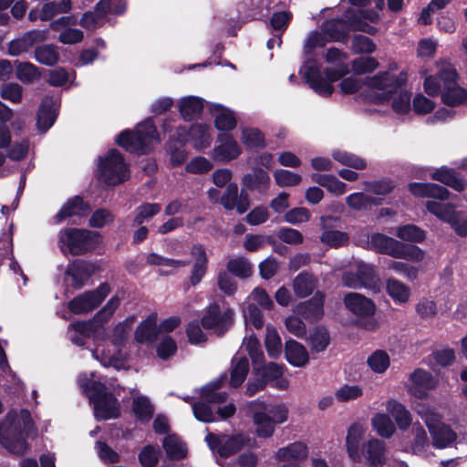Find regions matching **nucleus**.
I'll return each instance as SVG.
<instances>
[{"instance_id": "ea45409f", "label": "nucleus", "mask_w": 467, "mask_h": 467, "mask_svg": "<svg viewBox=\"0 0 467 467\" xmlns=\"http://www.w3.org/2000/svg\"><path fill=\"white\" fill-rule=\"evenodd\" d=\"M225 381V377L221 376L217 379L205 385L201 391V396L208 403H222L225 401L227 393L222 391L221 388Z\"/></svg>"}, {"instance_id": "e2e57ef3", "label": "nucleus", "mask_w": 467, "mask_h": 467, "mask_svg": "<svg viewBox=\"0 0 467 467\" xmlns=\"http://www.w3.org/2000/svg\"><path fill=\"white\" fill-rule=\"evenodd\" d=\"M16 75L20 81L31 83L40 77V71L30 62L16 61Z\"/></svg>"}, {"instance_id": "8fccbe9b", "label": "nucleus", "mask_w": 467, "mask_h": 467, "mask_svg": "<svg viewBox=\"0 0 467 467\" xmlns=\"http://www.w3.org/2000/svg\"><path fill=\"white\" fill-rule=\"evenodd\" d=\"M333 159L341 165L348 166L356 170H363L367 167V161L351 152L343 150H334L332 151Z\"/></svg>"}, {"instance_id": "58836bf2", "label": "nucleus", "mask_w": 467, "mask_h": 467, "mask_svg": "<svg viewBox=\"0 0 467 467\" xmlns=\"http://www.w3.org/2000/svg\"><path fill=\"white\" fill-rule=\"evenodd\" d=\"M311 179L336 196L343 195L348 190L347 184L333 174L314 173Z\"/></svg>"}, {"instance_id": "72a5a7b5", "label": "nucleus", "mask_w": 467, "mask_h": 467, "mask_svg": "<svg viewBox=\"0 0 467 467\" xmlns=\"http://www.w3.org/2000/svg\"><path fill=\"white\" fill-rule=\"evenodd\" d=\"M88 205L83 202L80 197H74L68 200L60 211L57 213L55 219L57 223L71 218V217H83L88 213Z\"/></svg>"}, {"instance_id": "9d476101", "label": "nucleus", "mask_w": 467, "mask_h": 467, "mask_svg": "<svg viewBox=\"0 0 467 467\" xmlns=\"http://www.w3.org/2000/svg\"><path fill=\"white\" fill-rule=\"evenodd\" d=\"M98 171L99 180L108 186L118 185L130 178L129 164L116 150L99 157Z\"/></svg>"}, {"instance_id": "c03bdc74", "label": "nucleus", "mask_w": 467, "mask_h": 467, "mask_svg": "<svg viewBox=\"0 0 467 467\" xmlns=\"http://www.w3.org/2000/svg\"><path fill=\"white\" fill-rule=\"evenodd\" d=\"M387 293L397 304H405L410 296V289L395 278H389L386 284Z\"/></svg>"}, {"instance_id": "5fc2aeb1", "label": "nucleus", "mask_w": 467, "mask_h": 467, "mask_svg": "<svg viewBox=\"0 0 467 467\" xmlns=\"http://www.w3.org/2000/svg\"><path fill=\"white\" fill-rule=\"evenodd\" d=\"M396 235L400 239L410 243H422L426 239L425 231L415 224L399 226Z\"/></svg>"}, {"instance_id": "473e14b6", "label": "nucleus", "mask_w": 467, "mask_h": 467, "mask_svg": "<svg viewBox=\"0 0 467 467\" xmlns=\"http://www.w3.org/2000/svg\"><path fill=\"white\" fill-rule=\"evenodd\" d=\"M285 354L286 360L294 367L303 368L309 361L307 349L299 342L289 339L285 344Z\"/></svg>"}, {"instance_id": "6ab92c4d", "label": "nucleus", "mask_w": 467, "mask_h": 467, "mask_svg": "<svg viewBox=\"0 0 467 467\" xmlns=\"http://www.w3.org/2000/svg\"><path fill=\"white\" fill-rule=\"evenodd\" d=\"M96 272V265L84 261H75L68 265L64 283L67 286L80 288L86 281Z\"/></svg>"}, {"instance_id": "09e8293b", "label": "nucleus", "mask_w": 467, "mask_h": 467, "mask_svg": "<svg viewBox=\"0 0 467 467\" xmlns=\"http://www.w3.org/2000/svg\"><path fill=\"white\" fill-rule=\"evenodd\" d=\"M373 430L383 438H389L395 432V425L390 417L385 413H377L371 419Z\"/></svg>"}, {"instance_id": "4468645a", "label": "nucleus", "mask_w": 467, "mask_h": 467, "mask_svg": "<svg viewBox=\"0 0 467 467\" xmlns=\"http://www.w3.org/2000/svg\"><path fill=\"white\" fill-rule=\"evenodd\" d=\"M110 292V287L107 283L101 284L97 289L84 292L68 302V309L76 314H87L104 300Z\"/></svg>"}, {"instance_id": "7c9ffc66", "label": "nucleus", "mask_w": 467, "mask_h": 467, "mask_svg": "<svg viewBox=\"0 0 467 467\" xmlns=\"http://www.w3.org/2000/svg\"><path fill=\"white\" fill-rule=\"evenodd\" d=\"M363 457L371 466H379L386 462L385 443L372 438L362 445Z\"/></svg>"}, {"instance_id": "052dcab7", "label": "nucleus", "mask_w": 467, "mask_h": 467, "mask_svg": "<svg viewBox=\"0 0 467 467\" xmlns=\"http://www.w3.org/2000/svg\"><path fill=\"white\" fill-rule=\"evenodd\" d=\"M364 389L357 384H344L335 391V398L339 402L356 400L363 396Z\"/></svg>"}, {"instance_id": "6e6552de", "label": "nucleus", "mask_w": 467, "mask_h": 467, "mask_svg": "<svg viewBox=\"0 0 467 467\" xmlns=\"http://www.w3.org/2000/svg\"><path fill=\"white\" fill-rule=\"evenodd\" d=\"M102 242L99 233L85 229L66 228L58 233V246L64 254H83Z\"/></svg>"}, {"instance_id": "cd10ccee", "label": "nucleus", "mask_w": 467, "mask_h": 467, "mask_svg": "<svg viewBox=\"0 0 467 467\" xmlns=\"http://www.w3.org/2000/svg\"><path fill=\"white\" fill-rule=\"evenodd\" d=\"M308 456V447L305 442L295 441L279 448L275 458L278 462H298L305 461Z\"/></svg>"}, {"instance_id": "680f3d73", "label": "nucleus", "mask_w": 467, "mask_h": 467, "mask_svg": "<svg viewBox=\"0 0 467 467\" xmlns=\"http://www.w3.org/2000/svg\"><path fill=\"white\" fill-rule=\"evenodd\" d=\"M346 203L350 209L360 211L371 205H378L379 202L376 198L366 195L363 192H354L346 198Z\"/></svg>"}, {"instance_id": "aec40b11", "label": "nucleus", "mask_w": 467, "mask_h": 467, "mask_svg": "<svg viewBox=\"0 0 467 467\" xmlns=\"http://www.w3.org/2000/svg\"><path fill=\"white\" fill-rule=\"evenodd\" d=\"M47 30H30L8 44V53L16 57L27 52L35 44L47 39Z\"/></svg>"}, {"instance_id": "b1692460", "label": "nucleus", "mask_w": 467, "mask_h": 467, "mask_svg": "<svg viewBox=\"0 0 467 467\" xmlns=\"http://www.w3.org/2000/svg\"><path fill=\"white\" fill-rule=\"evenodd\" d=\"M59 107L57 97H46L42 100L37 114L36 126L38 130L47 131L55 122Z\"/></svg>"}, {"instance_id": "13d9d810", "label": "nucleus", "mask_w": 467, "mask_h": 467, "mask_svg": "<svg viewBox=\"0 0 467 467\" xmlns=\"http://www.w3.org/2000/svg\"><path fill=\"white\" fill-rule=\"evenodd\" d=\"M163 448L167 455L173 459H181L186 455L184 443L175 435H168L163 440Z\"/></svg>"}, {"instance_id": "2f4dec72", "label": "nucleus", "mask_w": 467, "mask_h": 467, "mask_svg": "<svg viewBox=\"0 0 467 467\" xmlns=\"http://www.w3.org/2000/svg\"><path fill=\"white\" fill-rule=\"evenodd\" d=\"M157 314L151 313L141 322L135 331V340L140 344L153 343L158 337Z\"/></svg>"}, {"instance_id": "9b49d317", "label": "nucleus", "mask_w": 467, "mask_h": 467, "mask_svg": "<svg viewBox=\"0 0 467 467\" xmlns=\"http://www.w3.org/2000/svg\"><path fill=\"white\" fill-rule=\"evenodd\" d=\"M173 120H165L162 128L165 132L171 133L170 138L184 144L188 140L192 141L194 148L203 150L210 146L212 141V130L205 124H193L190 130L181 126L171 125Z\"/></svg>"}, {"instance_id": "37998d69", "label": "nucleus", "mask_w": 467, "mask_h": 467, "mask_svg": "<svg viewBox=\"0 0 467 467\" xmlns=\"http://www.w3.org/2000/svg\"><path fill=\"white\" fill-rule=\"evenodd\" d=\"M436 200L433 199L426 202L427 211L443 222L448 223L453 222V218L457 213L455 207L452 204L440 202Z\"/></svg>"}, {"instance_id": "412c9836", "label": "nucleus", "mask_w": 467, "mask_h": 467, "mask_svg": "<svg viewBox=\"0 0 467 467\" xmlns=\"http://www.w3.org/2000/svg\"><path fill=\"white\" fill-rule=\"evenodd\" d=\"M367 428L364 424L355 422L348 429L346 447L348 456L354 462H360L363 457L361 441L364 440Z\"/></svg>"}, {"instance_id": "338daca9", "label": "nucleus", "mask_w": 467, "mask_h": 467, "mask_svg": "<svg viewBox=\"0 0 467 467\" xmlns=\"http://www.w3.org/2000/svg\"><path fill=\"white\" fill-rule=\"evenodd\" d=\"M356 271L363 287L378 290L375 271L371 265L359 262L356 265Z\"/></svg>"}, {"instance_id": "4d7b16f0", "label": "nucleus", "mask_w": 467, "mask_h": 467, "mask_svg": "<svg viewBox=\"0 0 467 467\" xmlns=\"http://www.w3.org/2000/svg\"><path fill=\"white\" fill-rule=\"evenodd\" d=\"M35 58L40 64L53 66L57 63L59 53L54 45H42L35 49Z\"/></svg>"}, {"instance_id": "dca6fc26", "label": "nucleus", "mask_w": 467, "mask_h": 467, "mask_svg": "<svg viewBox=\"0 0 467 467\" xmlns=\"http://www.w3.org/2000/svg\"><path fill=\"white\" fill-rule=\"evenodd\" d=\"M234 323V311L227 307H221L217 304L211 305L202 319L204 328L213 329L217 334L224 333Z\"/></svg>"}, {"instance_id": "7ed1b4c3", "label": "nucleus", "mask_w": 467, "mask_h": 467, "mask_svg": "<svg viewBox=\"0 0 467 467\" xmlns=\"http://www.w3.org/2000/svg\"><path fill=\"white\" fill-rule=\"evenodd\" d=\"M325 58L327 63L335 65L334 68L324 70L326 78L322 77L320 68L315 60L305 62L299 73L317 94L329 97L334 92L332 83L348 73V65L346 62L348 57L339 49L332 47L327 50Z\"/></svg>"}, {"instance_id": "4c0bfd02", "label": "nucleus", "mask_w": 467, "mask_h": 467, "mask_svg": "<svg viewBox=\"0 0 467 467\" xmlns=\"http://www.w3.org/2000/svg\"><path fill=\"white\" fill-rule=\"evenodd\" d=\"M192 255L194 258V264L191 272L190 282L192 285H196L206 274L208 260L204 248L200 245L192 247Z\"/></svg>"}, {"instance_id": "1a4fd4ad", "label": "nucleus", "mask_w": 467, "mask_h": 467, "mask_svg": "<svg viewBox=\"0 0 467 467\" xmlns=\"http://www.w3.org/2000/svg\"><path fill=\"white\" fill-rule=\"evenodd\" d=\"M157 130L150 119L139 124L134 133L125 130L117 138V143L130 152L144 153L160 142Z\"/></svg>"}, {"instance_id": "c85d7f7f", "label": "nucleus", "mask_w": 467, "mask_h": 467, "mask_svg": "<svg viewBox=\"0 0 467 467\" xmlns=\"http://www.w3.org/2000/svg\"><path fill=\"white\" fill-rule=\"evenodd\" d=\"M210 112L214 118V126L219 130H232L236 126V119L234 112L221 104H211Z\"/></svg>"}, {"instance_id": "f03ea898", "label": "nucleus", "mask_w": 467, "mask_h": 467, "mask_svg": "<svg viewBox=\"0 0 467 467\" xmlns=\"http://www.w3.org/2000/svg\"><path fill=\"white\" fill-rule=\"evenodd\" d=\"M363 19L375 23L379 19L376 11H360L358 15H353L351 10L345 14L343 19H332L324 23L320 32H312L308 36L304 50L309 54L317 47H322L329 41H341L346 38L350 30L362 31L374 35L376 27L368 25Z\"/></svg>"}, {"instance_id": "a878e982", "label": "nucleus", "mask_w": 467, "mask_h": 467, "mask_svg": "<svg viewBox=\"0 0 467 467\" xmlns=\"http://www.w3.org/2000/svg\"><path fill=\"white\" fill-rule=\"evenodd\" d=\"M324 298L325 296L317 292L310 300L298 304L294 311L308 321H317L324 315Z\"/></svg>"}, {"instance_id": "f3484780", "label": "nucleus", "mask_w": 467, "mask_h": 467, "mask_svg": "<svg viewBox=\"0 0 467 467\" xmlns=\"http://www.w3.org/2000/svg\"><path fill=\"white\" fill-rule=\"evenodd\" d=\"M241 154L242 148L235 139L229 133H222L217 137L211 157L215 161L227 163L236 160Z\"/></svg>"}, {"instance_id": "393cba45", "label": "nucleus", "mask_w": 467, "mask_h": 467, "mask_svg": "<svg viewBox=\"0 0 467 467\" xmlns=\"http://www.w3.org/2000/svg\"><path fill=\"white\" fill-rule=\"evenodd\" d=\"M410 391L417 398H424L427 391L436 387L433 376L421 368L414 370L410 376Z\"/></svg>"}, {"instance_id": "49530a36", "label": "nucleus", "mask_w": 467, "mask_h": 467, "mask_svg": "<svg viewBox=\"0 0 467 467\" xmlns=\"http://www.w3.org/2000/svg\"><path fill=\"white\" fill-rule=\"evenodd\" d=\"M316 279L307 273L299 274L293 281L294 293L298 297H306L316 288Z\"/></svg>"}, {"instance_id": "0eeeda50", "label": "nucleus", "mask_w": 467, "mask_h": 467, "mask_svg": "<svg viewBox=\"0 0 467 467\" xmlns=\"http://www.w3.org/2000/svg\"><path fill=\"white\" fill-rule=\"evenodd\" d=\"M78 385L93 404L95 417L98 420L113 419L119 415V404L117 399L105 392V386L94 379L93 373L90 374V378L80 375Z\"/></svg>"}, {"instance_id": "774afa93", "label": "nucleus", "mask_w": 467, "mask_h": 467, "mask_svg": "<svg viewBox=\"0 0 467 467\" xmlns=\"http://www.w3.org/2000/svg\"><path fill=\"white\" fill-rule=\"evenodd\" d=\"M311 349L315 352L324 351L329 344L330 337L325 327H317L308 338Z\"/></svg>"}, {"instance_id": "0e129e2a", "label": "nucleus", "mask_w": 467, "mask_h": 467, "mask_svg": "<svg viewBox=\"0 0 467 467\" xmlns=\"http://www.w3.org/2000/svg\"><path fill=\"white\" fill-rule=\"evenodd\" d=\"M274 179L279 187H292L301 183L302 176L289 170L277 169L274 171Z\"/></svg>"}, {"instance_id": "2eb2a0df", "label": "nucleus", "mask_w": 467, "mask_h": 467, "mask_svg": "<svg viewBox=\"0 0 467 467\" xmlns=\"http://www.w3.org/2000/svg\"><path fill=\"white\" fill-rule=\"evenodd\" d=\"M355 242L362 248L388 254L392 257H394L400 243V241L383 234L377 233L369 235L365 229H362L355 237Z\"/></svg>"}, {"instance_id": "79ce46f5", "label": "nucleus", "mask_w": 467, "mask_h": 467, "mask_svg": "<svg viewBox=\"0 0 467 467\" xmlns=\"http://www.w3.org/2000/svg\"><path fill=\"white\" fill-rule=\"evenodd\" d=\"M249 371V362L245 356L237 353L232 360L230 383L233 387H239L245 379Z\"/></svg>"}, {"instance_id": "f257e3e1", "label": "nucleus", "mask_w": 467, "mask_h": 467, "mask_svg": "<svg viewBox=\"0 0 467 467\" xmlns=\"http://www.w3.org/2000/svg\"><path fill=\"white\" fill-rule=\"evenodd\" d=\"M397 68L395 63L389 65V70L367 77L364 79L348 77L340 82V90L343 94L358 93L365 101L382 104L397 90L406 80L407 73L400 71L394 73Z\"/></svg>"}, {"instance_id": "f704fd0d", "label": "nucleus", "mask_w": 467, "mask_h": 467, "mask_svg": "<svg viewBox=\"0 0 467 467\" xmlns=\"http://www.w3.org/2000/svg\"><path fill=\"white\" fill-rule=\"evenodd\" d=\"M406 83L407 80L383 102L391 100L393 111L400 116H407L411 111L410 93L404 88Z\"/></svg>"}, {"instance_id": "3c124183", "label": "nucleus", "mask_w": 467, "mask_h": 467, "mask_svg": "<svg viewBox=\"0 0 467 467\" xmlns=\"http://www.w3.org/2000/svg\"><path fill=\"white\" fill-rule=\"evenodd\" d=\"M431 179L439 181L457 192L464 189V182L455 176L453 171L446 167H441L431 173Z\"/></svg>"}, {"instance_id": "bb28decb", "label": "nucleus", "mask_w": 467, "mask_h": 467, "mask_svg": "<svg viewBox=\"0 0 467 467\" xmlns=\"http://www.w3.org/2000/svg\"><path fill=\"white\" fill-rule=\"evenodd\" d=\"M97 325L95 321H79L68 326L67 335L70 341L77 346H84L89 337L96 339Z\"/></svg>"}, {"instance_id": "864d4df0", "label": "nucleus", "mask_w": 467, "mask_h": 467, "mask_svg": "<svg viewBox=\"0 0 467 467\" xmlns=\"http://www.w3.org/2000/svg\"><path fill=\"white\" fill-rule=\"evenodd\" d=\"M367 365L376 374H383L390 365V358L386 351L376 350L367 358Z\"/></svg>"}, {"instance_id": "f8f14e48", "label": "nucleus", "mask_w": 467, "mask_h": 467, "mask_svg": "<svg viewBox=\"0 0 467 467\" xmlns=\"http://www.w3.org/2000/svg\"><path fill=\"white\" fill-rule=\"evenodd\" d=\"M418 412L429 429L434 447L443 449L456 441L457 434L441 421V416L434 410L422 407Z\"/></svg>"}, {"instance_id": "ddd939ff", "label": "nucleus", "mask_w": 467, "mask_h": 467, "mask_svg": "<svg viewBox=\"0 0 467 467\" xmlns=\"http://www.w3.org/2000/svg\"><path fill=\"white\" fill-rule=\"evenodd\" d=\"M344 305L346 308L359 319L368 317V319L361 324V326L368 330L377 327V321L372 318L376 312L375 303L361 294L350 292L344 296Z\"/></svg>"}, {"instance_id": "69168bd1", "label": "nucleus", "mask_w": 467, "mask_h": 467, "mask_svg": "<svg viewBox=\"0 0 467 467\" xmlns=\"http://www.w3.org/2000/svg\"><path fill=\"white\" fill-rule=\"evenodd\" d=\"M265 412L271 417L273 422L282 424L288 420L289 410L285 404H266L260 401Z\"/></svg>"}, {"instance_id": "4be33fe9", "label": "nucleus", "mask_w": 467, "mask_h": 467, "mask_svg": "<svg viewBox=\"0 0 467 467\" xmlns=\"http://www.w3.org/2000/svg\"><path fill=\"white\" fill-rule=\"evenodd\" d=\"M250 410L253 413V421L257 436L260 438L271 437L275 432V424L271 417L265 412L264 407L260 405V400L251 402Z\"/></svg>"}, {"instance_id": "39448f33", "label": "nucleus", "mask_w": 467, "mask_h": 467, "mask_svg": "<svg viewBox=\"0 0 467 467\" xmlns=\"http://www.w3.org/2000/svg\"><path fill=\"white\" fill-rule=\"evenodd\" d=\"M33 430V421L26 410L9 411L0 424V442L12 453L23 454L28 446L26 441Z\"/></svg>"}, {"instance_id": "5701e85b", "label": "nucleus", "mask_w": 467, "mask_h": 467, "mask_svg": "<svg viewBox=\"0 0 467 467\" xmlns=\"http://www.w3.org/2000/svg\"><path fill=\"white\" fill-rule=\"evenodd\" d=\"M221 204L226 210L236 209L238 213H244L249 207V199L246 194L242 192L238 193V186L236 183H229L220 198Z\"/></svg>"}, {"instance_id": "423d86ee", "label": "nucleus", "mask_w": 467, "mask_h": 467, "mask_svg": "<svg viewBox=\"0 0 467 467\" xmlns=\"http://www.w3.org/2000/svg\"><path fill=\"white\" fill-rule=\"evenodd\" d=\"M133 318H127L117 325L111 337L103 344H98L92 350V356L104 367L116 369L125 368L126 354L122 351L133 324Z\"/></svg>"}, {"instance_id": "a18cd8bd", "label": "nucleus", "mask_w": 467, "mask_h": 467, "mask_svg": "<svg viewBox=\"0 0 467 467\" xmlns=\"http://www.w3.org/2000/svg\"><path fill=\"white\" fill-rule=\"evenodd\" d=\"M70 9V0H61L59 2H47L42 6L40 10L39 19L42 21H47L57 15L67 13Z\"/></svg>"}, {"instance_id": "de8ad7c7", "label": "nucleus", "mask_w": 467, "mask_h": 467, "mask_svg": "<svg viewBox=\"0 0 467 467\" xmlns=\"http://www.w3.org/2000/svg\"><path fill=\"white\" fill-rule=\"evenodd\" d=\"M386 408L388 412L395 419L400 429H407L410 425V414L402 404L397 400H389Z\"/></svg>"}, {"instance_id": "e433bc0d", "label": "nucleus", "mask_w": 467, "mask_h": 467, "mask_svg": "<svg viewBox=\"0 0 467 467\" xmlns=\"http://www.w3.org/2000/svg\"><path fill=\"white\" fill-rule=\"evenodd\" d=\"M329 220H333V217L322 216L320 218V225L324 229L320 235V241L324 244L334 248L346 245L349 240L348 234L345 232L337 230L326 229L327 222Z\"/></svg>"}, {"instance_id": "c9c22d12", "label": "nucleus", "mask_w": 467, "mask_h": 467, "mask_svg": "<svg viewBox=\"0 0 467 467\" xmlns=\"http://www.w3.org/2000/svg\"><path fill=\"white\" fill-rule=\"evenodd\" d=\"M177 107L182 119L190 121L202 113L203 99L196 96H187L178 100Z\"/></svg>"}, {"instance_id": "a211bd4d", "label": "nucleus", "mask_w": 467, "mask_h": 467, "mask_svg": "<svg viewBox=\"0 0 467 467\" xmlns=\"http://www.w3.org/2000/svg\"><path fill=\"white\" fill-rule=\"evenodd\" d=\"M206 441L212 451H217L222 457H228L240 451L250 440L243 435L226 437L209 434Z\"/></svg>"}, {"instance_id": "a19ab883", "label": "nucleus", "mask_w": 467, "mask_h": 467, "mask_svg": "<svg viewBox=\"0 0 467 467\" xmlns=\"http://www.w3.org/2000/svg\"><path fill=\"white\" fill-rule=\"evenodd\" d=\"M243 184L249 190H256L259 193H265L270 187V176L265 171L255 169L253 174L244 176Z\"/></svg>"}, {"instance_id": "c756f323", "label": "nucleus", "mask_w": 467, "mask_h": 467, "mask_svg": "<svg viewBox=\"0 0 467 467\" xmlns=\"http://www.w3.org/2000/svg\"><path fill=\"white\" fill-rule=\"evenodd\" d=\"M409 190L414 196L431 200H447L450 194L447 189L435 183L411 182L409 184Z\"/></svg>"}, {"instance_id": "603ef678", "label": "nucleus", "mask_w": 467, "mask_h": 467, "mask_svg": "<svg viewBox=\"0 0 467 467\" xmlns=\"http://www.w3.org/2000/svg\"><path fill=\"white\" fill-rule=\"evenodd\" d=\"M394 258L420 263L425 258V252L416 245L400 242Z\"/></svg>"}, {"instance_id": "6e6d98bb", "label": "nucleus", "mask_w": 467, "mask_h": 467, "mask_svg": "<svg viewBox=\"0 0 467 467\" xmlns=\"http://www.w3.org/2000/svg\"><path fill=\"white\" fill-rule=\"evenodd\" d=\"M265 345L268 355L276 358L281 355L282 352V341L281 337L275 329L271 325L266 327V335L265 338Z\"/></svg>"}, {"instance_id": "20e7f679", "label": "nucleus", "mask_w": 467, "mask_h": 467, "mask_svg": "<svg viewBox=\"0 0 467 467\" xmlns=\"http://www.w3.org/2000/svg\"><path fill=\"white\" fill-rule=\"evenodd\" d=\"M437 76H429L423 83L424 91L430 96L441 93L442 101L450 106L467 103V92L459 86L458 74L447 60L437 62Z\"/></svg>"}, {"instance_id": "bf43d9fd", "label": "nucleus", "mask_w": 467, "mask_h": 467, "mask_svg": "<svg viewBox=\"0 0 467 467\" xmlns=\"http://www.w3.org/2000/svg\"><path fill=\"white\" fill-rule=\"evenodd\" d=\"M254 371L258 377H261L265 384L269 381L276 380L282 377L284 368L274 362L260 367V363L254 365Z\"/></svg>"}]
</instances>
